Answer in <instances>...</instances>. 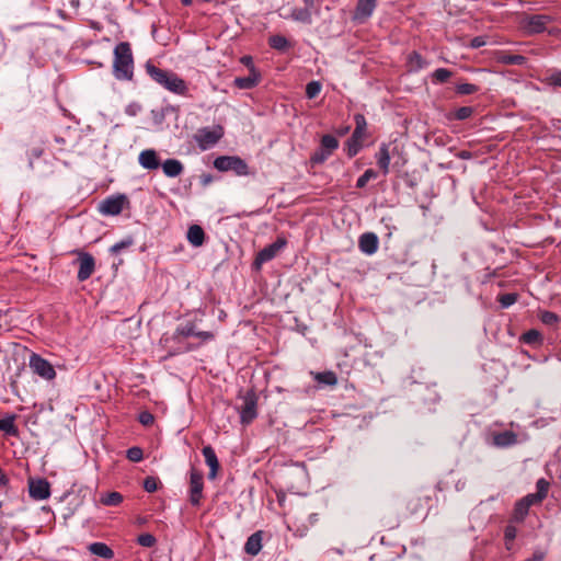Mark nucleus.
Instances as JSON below:
<instances>
[{
  "mask_svg": "<svg viewBox=\"0 0 561 561\" xmlns=\"http://www.w3.org/2000/svg\"><path fill=\"white\" fill-rule=\"evenodd\" d=\"M129 201L124 194H118L115 196H110L102 201L99 206V210L101 214L106 216H116L119 215L125 205H128Z\"/></svg>",
  "mask_w": 561,
  "mask_h": 561,
  "instance_id": "7",
  "label": "nucleus"
},
{
  "mask_svg": "<svg viewBox=\"0 0 561 561\" xmlns=\"http://www.w3.org/2000/svg\"><path fill=\"white\" fill-rule=\"evenodd\" d=\"M161 167L164 175L168 178H176L184 171L183 163L178 159H167Z\"/></svg>",
  "mask_w": 561,
  "mask_h": 561,
  "instance_id": "21",
  "label": "nucleus"
},
{
  "mask_svg": "<svg viewBox=\"0 0 561 561\" xmlns=\"http://www.w3.org/2000/svg\"><path fill=\"white\" fill-rule=\"evenodd\" d=\"M263 530H257L253 533L244 543V552L252 557H255L262 550V541H263Z\"/></svg>",
  "mask_w": 561,
  "mask_h": 561,
  "instance_id": "20",
  "label": "nucleus"
},
{
  "mask_svg": "<svg viewBox=\"0 0 561 561\" xmlns=\"http://www.w3.org/2000/svg\"><path fill=\"white\" fill-rule=\"evenodd\" d=\"M305 3V8H308L310 11L314 10L316 12L319 11L320 8V0H302Z\"/></svg>",
  "mask_w": 561,
  "mask_h": 561,
  "instance_id": "59",
  "label": "nucleus"
},
{
  "mask_svg": "<svg viewBox=\"0 0 561 561\" xmlns=\"http://www.w3.org/2000/svg\"><path fill=\"white\" fill-rule=\"evenodd\" d=\"M210 181H211V176H210V175H205V176L203 178V183H204V184H208Z\"/></svg>",
  "mask_w": 561,
  "mask_h": 561,
  "instance_id": "63",
  "label": "nucleus"
},
{
  "mask_svg": "<svg viewBox=\"0 0 561 561\" xmlns=\"http://www.w3.org/2000/svg\"><path fill=\"white\" fill-rule=\"evenodd\" d=\"M164 347L168 348L171 356H174L192 352L198 348V345H194L193 343L186 342L185 339H181V342H170L168 345L164 344Z\"/></svg>",
  "mask_w": 561,
  "mask_h": 561,
  "instance_id": "22",
  "label": "nucleus"
},
{
  "mask_svg": "<svg viewBox=\"0 0 561 561\" xmlns=\"http://www.w3.org/2000/svg\"><path fill=\"white\" fill-rule=\"evenodd\" d=\"M548 82L551 85L560 87L561 88V70H557V71L552 72L548 77Z\"/></svg>",
  "mask_w": 561,
  "mask_h": 561,
  "instance_id": "55",
  "label": "nucleus"
},
{
  "mask_svg": "<svg viewBox=\"0 0 561 561\" xmlns=\"http://www.w3.org/2000/svg\"><path fill=\"white\" fill-rule=\"evenodd\" d=\"M241 62H242L243 65H245L247 67H249V69H251V67H254V66H253V62H252V57H251V56H243V57L241 58Z\"/></svg>",
  "mask_w": 561,
  "mask_h": 561,
  "instance_id": "60",
  "label": "nucleus"
},
{
  "mask_svg": "<svg viewBox=\"0 0 561 561\" xmlns=\"http://www.w3.org/2000/svg\"><path fill=\"white\" fill-rule=\"evenodd\" d=\"M139 164L147 170H156L160 167V159L154 149L142 150L138 156Z\"/></svg>",
  "mask_w": 561,
  "mask_h": 561,
  "instance_id": "19",
  "label": "nucleus"
},
{
  "mask_svg": "<svg viewBox=\"0 0 561 561\" xmlns=\"http://www.w3.org/2000/svg\"><path fill=\"white\" fill-rule=\"evenodd\" d=\"M377 7V0H357L353 12V21L365 23L374 13Z\"/></svg>",
  "mask_w": 561,
  "mask_h": 561,
  "instance_id": "12",
  "label": "nucleus"
},
{
  "mask_svg": "<svg viewBox=\"0 0 561 561\" xmlns=\"http://www.w3.org/2000/svg\"><path fill=\"white\" fill-rule=\"evenodd\" d=\"M545 559H546V552L540 549H537L534 551V553L530 558H527L524 561H545Z\"/></svg>",
  "mask_w": 561,
  "mask_h": 561,
  "instance_id": "57",
  "label": "nucleus"
},
{
  "mask_svg": "<svg viewBox=\"0 0 561 561\" xmlns=\"http://www.w3.org/2000/svg\"><path fill=\"white\" fill-rule=\"evenodd\" d=\"M499 60L505 65L522 66L526 62L527 58L523 55L502 53Z\"/></svg>",
  "mask_w": 561,
  "mask_h": 561,
  "instance_id": "35",
  "label": "nucleus"
},
{
  "mask_svg": "<svg viewBox=\"0 0 561 561\" xmlns=\"http://www.w3.org/2000/svg\"><path fill=\"white\" fill-rule=\"evenodd\" d=\"M28 492L34 500H46L50 496V485L45 479L31 480Z\"/></svg>",
  "mask_w": 561,
  "mask_h": 561,
  "instance_id": "14",
  "label": "nucleus"
},
{
  "mask_svg": "<svg viewBox=\"0 0 561 561\" xmlns=\"http://www.w3.org/2000/svg\"><path fill=\"white\" fill-rule=\"evenodd\" d=\"M124 497L119 492L113 491L103 494L100 502L105 506H118L123 502Z\"/></svg>",
  "mask_w": 561,
  "mask_h": 561,
  "instance_id": "36",
  "label": "nucleus"
},
{
  "mask_svg": "<svg viewBox=\"0 0 561 561\" xmlns=\"http://www.w3.org/2000/svg\"><path fill=\"white\" fill-rule=\"evenodd\" d=\"M261 81V73L255 69V67H251L250 73L247 77H237L233 80L234 87L241 90H249L256 87Z\"/></svg>",
  "mask_w": 561,
  "mask_h": 561,
  "instance_id": "15",
  "label": "nucleus"
},
{
  "mask_svg": "<svg viewBox=\"0 0 561 561\" xmlns=\"http://www.w3.org/2000/svg\"><path fill=\"white\" fill-rule=\"evenodd\" d=\"M193 321L181 323L171 335H163L162 342L168 345L170 342H181V339H187L192 335Z\"/></svg>",
  "mask_w": 561,
  "mask_h": 561,
  "instance_id": "16",
  "label": "nucleus"
},
{
  "mask_svg": "<svg viewBox=\"0 0 561 561\" xmlns=\"http://www.w3.org/2000/svg\"><path fill=\"white\" fill-rule=\"evenodd\" d=\"M486 44V37L485 36H476L470 41L469 46L471 48H480Z\"/></svg>",
  "mask_w": 561,
  "mask_h": 561,
  "instance_id": "56",
  "label": "nucleus"
},
{
  "mask_svg": "<svg viewBox=\"0 0 561 561\" xmlns=\"http://www.w3.org/2000/svg\"><path fill=\"white\" fill-rule=\"evenodd\" d=\"M378 173L373 169H367L358 179L356 182L357 188H364L368 181L373 179H377Z\"/></svg>",
  "mask_w": 561,
  "mask_h": 561,
  "instance_id": "40",
  "label": "nucleus"
},
{
  "mask_svg": "<svg viewBox=\"0 0 561 561\" xmlns=\"http://www.w3.org/2000/svg\"><path fill=\"white\" fill-rule=\"evenodd\" d=\"M134 244V240L131 237H128L115 244H113L111 248H110V252L112 254H118L121 253L124 249H127L129 247H131Z\"/></svg>",
  "mask_w": 561,
  "mask_h": 561,
  "instance_id": "43",
  "label": "nucleus"
},
{
  "mask_svg": "<svg viewBox=\"0 0 561 561\" xmlns=\"http://www.w3.org/2000/svg\"><path fill=\"white\" fill-rule=\"evenodd\" d=\"M144 489L149 492H156L158 490V480L153 477H147L144 480Z\"/></svg>",
  "mask_w": 561,
  "mask_h": 561,
  "instance_id": "50",
  "label": "nucleus"
},
{
  "mask_svg": "<svg viewBox=\"0 0 561 561\" xmlns=\"http://www.w3.org/2000/svg\"><path fill=\"white\" fill-rule=\"evenodd\" d=\"M126 457L128 460L133 462H139L144 458V451L140 447H130L129 449H127Z\"/></svg>",
  "mask_w": 561,
  "mask_h": 561,
  "instance_id": "45",
  "label": "nucleus"
},
{
  "mask_svg": "<svg viewBox=\"0 0 561 561\" xmlns=\"http://www.w3.org/2000/svg\"><path fill=\"white\" fill-rule=\"evenodd\" d=\"M198 332H199V330H197L196 324L193 322L192 335L191 336L196 337Z\"/></svg>",
  "mask_w": 561,
  "mask_h": 561,
  "instance_id": "61",
  "label": "nucleus"
},
{
  "mask_svg": "<svg viewBox=\"0 0 561 561\" xmlns=\"http://www.w3.org/2000/svg\"><path fill=\"white\" fill-rule=\"evenodd\" d=\"M186 238L193 247H202L205 242L204 229L198 225H192L187 230Z\"/></svg>",
  "mask_w": 561,
  "mask_h": 561,
  "instance_id": "23",
  "label": "nucleus"
},
{
  "mask_svg": "<svg viewBox=\"0 0 561 561\" xmlns=\"http://www.w3.org/2000/svg\"><path fill=\"white\" fill-rule=\"evenodd\" d=\"M222 137L224 128L220 125L201 128L194 136L201 150L213 148Z\"/></svg>",
  "mask_w": 561,
  "mask_h": 561,
  "instance_id": "5",
  "label": "nucleus"
},
{
  "mask_svg": "<svg viewBox=\"0 0 561 561\" xmlns=\"http://www.w3.org/2000/svg\"><path fill=\"white\" fill-rule=\"evenodd\" d=\"M320 148L332 154L339 148V140L330 134L323 135L320 140Z\"/></svg>",
  "mask_w": 561,
  "mask_h": 561,
  "instance_id": "34",
  "label": "nucleus"
},
{
  "mask_svg": "<svg viewBox=\"0 0 561 561\" xmlns=\"http://www.w3.org/2000/svg\"><path fill=\"white\" fill-rule=\"evenodd\" d=\"M362 148V145H360V140H357L356 142L353 141V137L351 136V138L347 140V156L348 157H354L358 153V151L360 150Z\"/></svg>",
  "mask_w": 561,
  "mask_h": 561,
  "instance_id": "48",
  "label": "nucleus"
},
{
  "mask_svg": "<svg viewBox=\"0 0 561 561\" xmlns=\"http://www.w3.org/2000/svg\"><path fill=\"white\" fill-rule=\"evenodd\" d=\"M43 154V149L41 147L32 148L28 151V165L31 169H33V159H37Z\"/></svg>",
  "mask_w": 561,
  "mask_h": 561,
  "instance_id": "54",
  "label": "nucleus"
},
{
  "mask_svg": "<svg viewBox=\"0 0 561 561\" xmlns=\"http://www.w3.org/2000/svg\"><path fill=\"white\" fill-rule=\"evenodd\" d=\"M146 71L156 83L174 94L185 95L188 91L186 82L171 70L159 68L148 61Z\"/></svg>",
  "mask_w": 561,
  "mask_h": 561,
  "instance_id": "1",
  "label": "nucleus"
},
{
  "mask_svg": "<svg viewBox=\"0 0 561 561\" xmlns=\"http://www.w3.org/2000/svg\"><path fill=\"white\" fill-rule=\"evenodd\" d=\"M474 110L472 106H461L455 110L451 117L457 121H465L471 117Z\"/></svg>",
  "mask_w": 561,
  "mask_h": 561,
  "instance_id": "39",
  "label": "nucleus"
},
{
  "mask_svg": "<svg viewBox=\"0 0 561 561\" xmlns=\"http://www.w3.org/2000/svg\"><path fill=\"white\" fill-rule=\"evenodd\" d=\"M268 45L273 49L278 50V51H286L289 48H291V46H293L290 44V42L285 36L279 35V34L270 36Z\"/></svg>",
  "mask_w": 561,
  "mask_h": 561,
  "instance_id": "29",
  "label": "nucleus"
},
{
  "mask_svg": "<svg viewBox=\"0 0 561 561\" xmlns=\"http://www.w3.org/2000/svg\"><path fill=\"white\" fill-rule=\"evenodd\" d=\"M157 539L153 535L149 533L140 534L137 537V543L141 547L151 548L156 545Z\"/></svg>",
  "mask_w": 561,
  "mask_h": 561,
  "instance_id": "44",
  "label": "nucleus"
},
{
  "mask_svg": "<svg viewBox=\"0 0 561 561\" xmlns=\"http://www.w3.org/2000/svg\"><path fill=\"white\" fill-rule=\"evenodd\" d=\"M529 508L526 502L518 500L514 505L512 519L516 523H523L528 515Z\"/></svg>",
  "mask_w": 561,
  "mask_h": 561,
  "instance_id": "31",
  "label": "nucleus"
},
{
  "mask_svg": "<svg viewBox=\"0 0 561 561\" xmlns=\"http://www.w3.org/2000/svg\"><path fill=\"white\" fill-rule=\"evenodd\" d=\"M331 154H329V152L322 150L321 148L316 150L311 157H310V162L312 164H321L323 163Z\"/></svg>",
  "mask_w": 561,
  "mask_h": 561,
  "instance_id": "47",
  "label": "nucleus"
},
{
  "mask_svg": "<svg viewBox=\"0 0 561 561\" xmlns=\"http://www.w3.org/2000/svg\"><path fill=\"white\" fill-rule=\"evenodd\" d=\"M290 16L293 20L305 24L312 22L311 11L308 8H295L291 10Z\"/></svg>",
  "mask_w": 561,
  "mask_h": 561,
  "instance_id": "33",
  "label": "nucleus"
},
{
  "mask_svg": "<svg viewBox=\"0 0 561 561\" xmlns=\"http://www.w3.org/2000/svg\"><path fill=\"white\" fill-rule=\"evenodd\" d=\"M88 549L92 554L104 559H112L114 557V551L104 542H93Z\"/></svg>",
  "mask_w": 561,
  "mask_h": 561,
  "instance_id": "27",
  "label": "nucleus"
},
{
  "mask_svg": "<svg viewBox=\"0 0 561 561\" xmlns=\"http://www.w3.org/2000/svg\"><path fill=\"white\" fill-rule=\"evenodd\" d=\"M377 164L383 174L389 172L390 154L387 145H382L376 154Z\"/></svg>",
  "mask_w": 561,
  "mask_h": 561,
  "instance_id": "28",
  "label": "nucleus"
},
{
  "mask_svg": "<svg viewBox=\"0 0 561 561\" xmlns=\"http://www.w3.org/2000/svg\"><path fill=\"white\" fill-rule=\"evenodd\" d=\"M285 245L286 240L278 238L275 242L268 244L256 254L253 266L256 270L261 268L264 263L273 260Z\"/></svg>",
  "mask_w": 561,
  "mask_h": 561,
  "instance_id": "10",
  "label": "nucleus"
},
{
  "mask_svg": "<svg viewBox=\"0 0 561 561\" xmlns=\"http://www.w3.org/2000/svg\"><path fill=\"white\" fill-rule=\"evenodd\" d=\"M77 262L79 264L77 278L79 282H84L93 274L95 270V260L90 253L81 252L78 255Z\"/></svg>",
  "mask_w": 561,
  "mask_h": 561,
  "instance_id": "11",
  "label": "nucleus"
},
{
  "mask_svg": "<svg viewBox=\"0 0 561 561\" xmlns=\"http://www.w3.org/2000/svg\"><path fill=\"white\" fill-rule=\"evenodd\" d=\"M522 501L526 502V504L531 507L533 505H539L542 503V500L538 497L536 493H529L520 499Z\"/></svg>",
  "mask_w": 561,
  "mask_h": 561,
  "instance_id": "52",
  "label": "nucleus"
},
{
  "mask_svg": "<svg viewBox=\"0 0 561 561\" xmlns=\"http://www.w3.org/2000/svg\"><path fill=\"white\" fill-rule=\"evenodd\" d=\"M549 488H550V482L547 479L540 478L539 480H537L536 494L538 495V497H540L543 501L548 495Z\"/></svg>",
  "mask_w": 561,
  "mask_h": 561,
  "instance_id": "42",
  "label": "nucleus"
},
{
  "mask_svg": "<svg viewBox=\"0 0 561 561\" xmlns=\"http://www.w3.org/2000/svg\"><path fill=\"white\" fill-rule=\"evenodd\" d=\"M379 245L378 237L374 232H365L359 237L358 248L368 255L377 252Z\"/></svg>",
  "mask_w": 561,
  "mask_h": 561,
  "instance_id": "17",
  "label": "nucleus"
},
{
  "mask_svg": "<svg viewBox=\"0 0 561 561\" xmlns=\"http://www.w3.org/2000/svg\"><path fill=\"white\" fill-rule=\"evenodd\" d=\"M138 420L145 426H149V425L153 424V422H154L153 415L148 411L141 412L138 416Z\"/></svg>",
  "mask_w": 561,
  "mask_h": 561,
  "instance_id": "53",
  "label": "nucleus"
},
{
  "mask_svg": "<svg viewBox=\"0 0 561 561\" xmlns=\"http://www.w3.org/2000/svg\"><path fill=\"white\" fill-rule=\"evenodd\" d=\"M491 444L497 448H508L518 443V436L513 431L493 432Z\"/></svg>",
  "mask_w": 561,
  "mask_h": 561,
  "instance_id": "13",
  "label": "nucleus"
},
{
  "mask_svg": "<svg viewBox=\"0 0 561 561\" xmlns=\"http://www.w3.org/2000/svg\"><path fill=\"white\" fill-rule=\"evenodd\" d=\"M15 414H8L4 419L0 420V431L8 436L16 437L19 435V428L15 425Z\"/></svg>",
  "mask_w": 561,
  "mask_h": 561,
  "instance_id": "25",
  "label": "nucleus"
},
{
  "mask_svg": "<svg viewBox=\"0 0 561 561\" xmlns=\"http://www.w3.org/2000/svg\"><path fill=\"white\" fill-rule=\"evenodd\" d=\"M455 91L459 95H470L479 91V87L473 83H459L455 87Z\"/></svg>",
  "mask_w": 561,
  "mask_h": 561,
  "instance_id": "38",
  "label": "nucleus"
},
{
  "mask_svg": "<svg viewBox=\"0 0 561 561\" xmlns=\"http://www.w3.org/2000/svg\"><path fill=\"white\" fill-rule=\"evenodd\" d=\"M539 319L543 324L549 327L557 325L560 321V317L556 312L548 310L541 311L539 314Z\"/></svg>",
  "mask_w": 561,
  "mask_h": 561,
  "instance_id": "37",
  "label": "nucleus"
},
{
  "mask_svg": "<svg viewBox=\"0 0 561 561\" xmlns=\"http://www.w3.org/2000/svg\"><path fill=\"white\" fill-rule=\"evenodd\" d=\"M354 121H355V129L352 134V137H353V141L356 142L357 140L363 139L365 131H366L367 123H366V118L363 114H356L354 116Z\"/></svg>",
  "mask_w": 561,
  "mask_h": 561,
  "instance_id": "30",
  "label": "nucleus"
},
{
  "mask_svg": "<svg viewBox=\"0 0 561 561\" xmlns=\"http://www.w3.org/2000/svg\"><path fill=\"white\" fill-rule=\"evenodd\" d=\"M196 337L199 340V343L196 344L199 347L202 344L213 341L215 333L210 331H199Z\"/></svg>",
  "mask_w": 561,
  "mask_h": 561,
  "instance_id": "51",
  "label": "nucleus"
},
{
  "mask_svg": "<svg viewBox=\"0 0 561 561\" xmlns=\"http://www.w3.org/2000/svg\"><path fill=\"white\" fill-rule=\"evenodd\" d=\"M519 341L529 346L538 347L542 345L543 336L538 330L530 329L520 335Z\"/></svg>",
  "mask_w": 561,
  "mask_h": 561,
  "instance_id": "24",
  "label": "nucleus"
},
{
  "mask_svg": "<svg viewBox=\"0 0 561 561\" xmlns=\"http://www.w3.org/2000/svg\"><path fill=\"white\" fill-rule=\"evenodd\" d=\"M518 299V294L516 293H507L502 294L497 297V301L500 302L502 308H508L514 305Z\"/></svg>",
  "mask_w": 561,
  "mask_h": 561,
  "instance_id": "41",
  "label": "nucleus"
},
{
  "mask_svg": "<svg viewBox=\"0 0 561 561\" xmlns=\"http://www.w3.org/2000/svg\"><path fill=\"white\" fill-rule=\"evenodd\" d=\"M202 454L205 458L206 465L209 467L208 479L214 480L220 468L217 455L210 445L203 447Z\"/></svg>",
  "mask_w": 561,
  "mask_h": 561,
  "instance_id": "18",
  "label": "nucleus"
},
{
  "mask_svg": "<svg viewBox=\"0 0 561 561\" xmlns=\"http://www.w3.org/2000/svg\"><path fill=\"white\" fill-rule=\"evenodd\" d=\"M426 390L430 392V397L425 398L424 401H428L431 403H436L439 401L440 396L435 390L431 389V387H426Z\"/></svg>",
  "mask_w": 561,
  "mask_h": 561,
  "instance_id": "58",
  "label": "nucleus"
},
{
  "mask_svg": "<svg viewBox=\"0 0 561 561\" xmlns=\"http://www.w3.org/2000/svg\"><path fill=\"white\" fill-rule=\"evenodd\" d=\"M243 404L238 409L242 425L251 424L257 417V396L253 389L248 390L242 397Z\"/></svg>",
  "mask_w": 561,
  "mask_h": 561,
  "instance_id": "4",
  "label": "nucleus"
},
{
  "mask_svg": "<svg viewBox=\"0 0 561 561\" xmlns=\"http://www.w3.org/2000/svg\"><path fill=\"white\" fill-rule=\"evenodd\" d=\"M321 91V83L311 81L306 85V95L308 99H314Z\"/></svg>",
  "mask_w": 561,
  "mask_h": 561,
  "instance_id": "46",
  "label": "nucleus"
},
{
  "mask_svg": "<svg viewBox=\"0 0 561 561\" xmlns=\"http://www.w3.org/2000/svg\"><path fill=\"white\" fill-rule=\"evenodd\" d=\"M204 477L196 469L190 472V502L193 506H199L203 499Z\"/></svg>",
  "mask_w": 561,
  "mask_h": 561,
  "instance_id": "9",
  "label": "nucleus"
},
{
  "mask_svg": "<svg viewBox=\"0 0 561 561\" xmlns=\"http://www.w3.org/2000/svg\"><path fill=\"white\" fill-rule=\"evenodd\" d=\"M552 21V18L547 14H531L523 20V28L529 34H540L546 31L547 24Z\"/></svg>",
  "mask_w": 561,
  "mask_h": 561,
  "instance_id": "8",
  "label": "nucleus"
},
{
  "mask_svg": "<svg viewBox=\"0 0 561 561\" xmlns=\"http://www.w3.org/2000/svg\"><path fill=\"white\" fill-rule=\"evenodd\" d=\"M517 536V528L512 525V524H508L505 526L504 528V539H505V542H512Z\"/></svg>",
  "mask_w": 561,
  "mask_h": 561,
  "instance_id": "49",
  "label": "nucleus"
},
{
  "mask_svg": "<svg viewBox=\"0 0 561 561\" xmlns=\"http://www.w3.org/2000/svg\"><path fill=\"white\" fill-rule=\"evenodd\" d=\"M30 367L34 374L38 375L43 379L53 380L56 377L54 366L36 353H33L30 356Z\"/></svg>",
  "mask_w": 561,
  "mask_h": 561,
  "instance_id": "6",
  "label": "nucleus"
},
{
  "mask_svg": "<svg viewBox=\"0 0 561 561\" xmlns=\"http://www.w3.org/2000/svg\"><path fill=\"white\" fill-rule=\"evenodd\" d=\"M310 375L319 385L333 387L337 383V376L332 370H325L321 373L310 371Z\"/></svg>",
  "mask_w": 561,
  "mask_h": 561,
  "instance_id": "26",
  "label": "nucleus"
},
{
  "mask_svg": "<svg viewBox=\"0 0 561 561\" xmlns=\"http://www.w3.org/2000/svg\"><path fill=\"white\" fill-rule=\"evenodd\" d=\"M182 4L188 7L192 4L193 0H181Z\"/></svg>",
  "mask_w": 561,
  "mask_h": 561,
  "instance_id": "64",
  "label": "nucleus"
},
{
  "mask_svg": "<svg viewBox=\"0 0 561 561\" xmlns=\"http://www.w3.org/2000/svg\"><path fill=\"white\" fill-rule=\"evenodd\" d=\"M113 76L119 81L133 80L134 57L128 42H121L114 48Z\"/></svg>",
  "mask_w": 561,
  "mask_h": 561,
  "instance_id": "2",
  "label": "nucleus"
},
{
  "mask_svg": "<svg viewBox=\"0 0 561 561\" xmlns=\"http://www.w3.org/2000/svg\"><path fill=\"white\" fill-rule=\"evenodd\" d=\"M198 332H199V330H197L196 324L193 322L192 335L191 336L196 337Z\"/></svg>",
  "mask_w": 561,
  "mask_h": 561,
  "instance_id": "62",
  "label": "nucleus"
},
{
  "mask_svg": "<svg viewBox=\"0 0 561 561\" xmlns=\"http://www.w3.org/2000/svg\"><path fill=\"white\" fill-rule=\"evenodd\" d=\"M454 72L447 68H438L430 75V78L434 84H443L447 82Z\"/></svg>",
  "mask_w": 561,
  "mask_h": 561,
  "instance_id": "32",
  "label": "nucleus"
},
{
  "mask_svg": "<svg viewBox=\"0 0 561 561\" xmlns=\"http://www.w3.org/2000/svg\"><path fill=\"white\" fill-rule=\"evenodd\" d=\"M214 167L220 172L232 171L236 175H248V163L238 156H220L215 159Z\"/></svg>",
  "mask_w": 561,
  "mask_h": 561,
  "instance_id": "3",
  "label": "nucleus"
}]
</instances>
